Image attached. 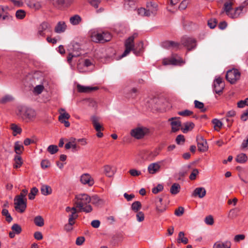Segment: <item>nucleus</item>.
Wrapping results in <instances>:
<instances>
[{
  "mask_svg": "<svg viewBox=\"0 0 248 248\" xmlns=\"http://www.w3.org/2000/svg\"><path fill=\"white\" fill-rule=\"evenodd\" d=\"M247 5H248V0H246L241 5L235 8L234 12L232 13L231 11L232 9V3L231 2H226L224 4L223 11L222 13L225 12L228 16L232 18H237L240 16L244 8Z\"/></svg>",
  "mask_w": 248,
  "mask_h": 248,
  "instance_id": "1",
  "label": "nucleus"
},
{
  "mask_svg": "<svg viewBox=\"0 0 248 248\" xmlns=\"http://www.w3.org/2000/svg\"><path fill=\"white\" fill-rule=\"evenodd\" d=\"M18 115L28 122L35 116L36 113L32 108L22 106L19 108Z\"/></svg>",
  "mask_w": 248,
  "mask_h": 248,
  "instance_id": "2",
  "label": "nucleus"
},
{
  "mask_svg": "<svg viewBox=\"0 0 248 248\" xmlns=\"http://www.w3.org/2000/svg\"><path fill=\"white\" fill-rule=\"evenodd\" d=\"M149 132V129L145 127H138L131 130L130 134L137 140L142 139Z\"/></svg>",
  "mask_w": 248,
  "mask_h": 248,
  "instance_id": "3",
  "label": "nucleus"
},
{
  "mask_svg": "<svg viewBox=\"0 0 248 248\" xmlns=\"http://www.w3.org/2000/svg\"><path fill=\"white\" fill-rule=\"evenodd\" d=\"M181 42L182 44L186 47L188 51L194 49L197 46L196 40L187 36H183L181 39Z\"/></svg>",
  "mask_w": 248,
  "mask_h": 248,
  "instance_id": "4",
  "label": "nucleus"
},
{
  "mask_svg": "<svg viewBox=\"0 0 248 248\" xmlns=\"http://www.w3.org/2000/svg\"><path fill=\"white\" fill-rule=\"evenodd\" d=\"M240 72L236 69H232L227 71L226 79L231 84H234L240 78Z\"/></svg>",
  "mask_w": 248,
  "mask_h": 248,
  "instance_id": "5",
  "label": "nucleus"
},
{
  "mask_svg": "<svg viewBox=\"0 0 248 248\" xmlns=\"http://www.w3.org/2000/svg\"><path fill=\"white\" fill-rule=\"evenodd\" d=\"M75 204L78 208L82 207L91 202L90 197L86 194H80L76 196Z\"/></svg>",
  "mask_w": 248,
  "mask_h": 248,
  "instance_id": "6",
  "label": "nucleus"
},
{
  "mask_svg": "<svg viewBox=\"0 0 248 248\" xmlns=\"http://www.w3.org/2000/svg\"><path fill=\"white\" fill-rule=\"evenodd\" d=\"M46 33H52V27L48 22H43L38 28L37 36L44 37L46 36Z\"/></svg>",
  "mask_w": 248,
  "mask_h": 248,
  "instance_id": "7",
  "label": "nucleus"
},
{
  "mask_svg": "<svg viewBox=\"0 0 248 248\" xmlns=\"http://www.w3.org/2000/svg\"><path fill=\"white\" fill-rule=\"evenodd\" d=\"M111 38V34L108 32H102V33H97L94 35L93 39L96 42L104 43L110 40Z\"/></svg>",
  "mask_w": 248,
  "mask_h": 248,
  "instance_id": "8",
  "label": "nucleus"
},
{
  "mask_svg": "<svg viewBox=\"0 0 248 248\" xmlns=\"http://www.w3.org/2000/svg\"><path fill=\"white\" fill-rule=\"evenodd\" d=\"M14 201L15 209L20 213H23L27 207V199H22L21 198L15 197Z\"/></svg>",
  "mask_w": 248,
  "mask_h": 248,
  "instance_id": "9",
  "label": "nucleus"
},
{
  "mask_svg": "<svg viewBox=\"0 0 248 248\" xmlns=\"http://www.w3.org/2000/svg\"><path fill=\"white\" fill-rule=\"evenodd\" d=\"M196 140L198 150L202 152L206 151L208 148L206 140L204 139L203 137L201 135L197 136Z\"/></svg>",
  "mask_w": 248,
  "mask_h": 248,
  "instance_id": "10",
  "label": "nucleus"
},
{
  "mask_svg": "<svg viewBox=\"0 0 248 248\" xmlns=\"http://www.w3.org/2000/svg\"><path fill=\"white\" fill-rule=\"evenodd\" d=\"M214 91L216 93L220 94L224 88L225 84L222 82V78H218L214 82Z\"/></svg>",
  "mask_w": 248,
  "mask_h": 248,
  "instance_id": "11",
  "label": "nucleus"
},
{
  "mask_svg": "<svg viewBox=\"0 0 248 248\" xmlns=\"http://www.w3.org/2000/svg\"><path fill=\"white\" fill-rule=\"evenodd\" d=\"M80 182L82 184H87L89 186H92L94 184L93 179L88 173H84L81 176Z\"/></svg>",
  "mask_w": 248,
  "mask_h": 248,
  "instance_id": "12",
  "label": "nucleus"
},
{
  "mask_svg": "<svg viewBox=\"0 0 248 248\" xmlns=\"http://www.w3.org/2000/svg\"><path fill=\"white\" fill-rule=\"evenodd\" d=\"M161 45L162 47L166 49H178L179 48L180 44L177 42H175L172 41H165L162 42Z\"/></svg>",
  "mask_w": 248,
  "mask_h": 248,
  "instance_id": "13",
  "label": "nucleus"
},
{
  "mask_svg": "<svg viewBox=\"0 0 248 248\" xmlns=\"http://www.w3.org/2000/svg\"><path fill=\"white\" fill-rule=\"evenodd\" d=\"M98 89V88L97 87L84 86L79 84L77 85V90L79 93H91Z\"/></svg>",
  "mask_w": 248,
  "mask_h": 248,
  "instance_id": "14",
  "label": "nucleus"
},
{
  "mask_svg": "<svg viewBox=\"0 0 248 248\" xmlns=\"http://www.w3.org/2000/svg\"><path fill=\"white\" fill-rule=\"evenodd\" d=\"M183 61L181 59H176L174 57H171L170 59H164L163 61V64L165 65H178L182 63Z\"/></svg>",
  "mask_w": 248,
  "mask_h": 248,
  "instance_id": "15",
  "label": "nucleus"
},
{
  "mask_svg": "<svg viewBox=\"0 0 248 248\" xmlns=\"http://www.w3.org/2000/svg\"><path fill=\"white\" fill-rule=\"evenodd\" d=\"M160 169V166L159 163H153L150 164L148 167V170L150 174H155L159 171Z\"/></svg>",
  "mask_w": 248,
  "mask_h": 248,
  "instance_id": "16",
  "label": "nucleus"
},
{
  "mask_svg": "<svg viewBox=\"0 0 248 248\" xmlns=\"http://www.w3.org/2000/svg\"><path fill=\"white\" fill-rule=\"evenodd\" d=\"M66 27L67 26L64 22L60 21L55 26L54 31L58 33L63 32L66 30Z\"/></svg>",
  "mask_w": 248,
  "mask_h": 248,
  "instance_id": "17",
  "label": "nucleus"
},
{
  "mask_svg": "<svg viewBox=\"0 0 248 248\" xmlns=\"http://www.w3.org/2000/svg\"><path fill=\"white\" fill-rule=\"evenodd\" d=\"M206 190L204 187H197L193 193V196H198L200 198L204 197L206 194Z\"/></svg>",
  "mask_w": 248,
  "mask_h": 248,
  "instance_id": "18",
  "label": "nucleus"
},
{
  "mask_svg": "<svg viewBox=\"0 0 248 248\" xmlns=\"http://www.w3.org/2000/svg\"><path fill=\"white\" fill-rule=\"evenodd\" d=\"M135 0H124V7L127 10H135L136 9Z\"/></svg>",
  "mask_w": 248,
  "mask_h": 248,
  "instance_id": "19",
  "label": "nucleus"
},
{
  "mask_svg": "<svg viewBox=\"0 0 248 248\" xmlns=\"http://www.w3.org/2000/svg\"><path fill=\"white\" fill-rule=\"evenodd\" d=\"M124 93L126 94V97L128 98H135L137 94L138 89L136 88H133L130 90L126 89H124Z\"/></svg>",
  "mask_w": 248,
  "mask_h": 248,
  "instance_id": "20",
  "label": "nucleus"
},
{
  "mask_svg": "<svg viewBox=\"0 0 248 248\" xmlns=\"http://www.w3.org/2000/svg\"><path fill=\"white\" fill-rule=\"evenodd\" d=\"M213 248H231V244L228 241L225 242L218 241L214 244Z\"/></svg>",
  "mask_w": 248,
  "mask_h": 248,
  "instance_id": "21",
  "label": "nucleus"
},
{
  "mask_svg": "<svg viewBox=\"0 0 248 248\" xmlns=\"http://www.w3.org/2000/svg\"><path fill=\"white\" fill-rule=\"evenodd\" d=\"M146 9L152 11L153 15H155L157 11V5L152 1L147 2L146 3Z\"/></svg>",
  "mask_w": 248,
  "mask_h": 248,
  "instance_id": "22",
  "label": "nucleus"
},
{
  "mask_svg": "<svg viewBox=\"0 0 248 248\" xmlns=\"http://www.w3.org/2000/svg\"><path fill=\"white\" fill-rule=\"evenodd\" d=\"M81 53L79 51H73L70 52L67 57V61L68 63L72 65V61L74 58H77L80 55Z\"/></svg>",
  "mask_w": 248,
  "mask_h": 248,
  "instance_id": "23",
  "label": "nucleus"
},
{
  "mask_svg": "<svg viewBox=\"0 0 248 248\" xmlns=\"http://www.w3.org/2000/svg\"><path fill=\"white\" fill-rule=\"evenodd\" d=\"M103 168L104 172L107 176L111 177L114 174L115 172L113 170H112V167L110 165H105Z\"/></svg>",
  "mask_w": 248,
  "mask_h": 248,
  "instance_id": "24",
  "label": "nucleus"
},
{
  "mask_svg": "<svg viewBox=\"0 0 248 248\" xmlns=\"http://www.w3.org/2000/svg\"><path fill=\"white\" fill-rule=\"evenodd\" d=\"M248 159V156L245 154L241 153L237 155L235 160L239 163L243 164L247 161Z\"/></svg>",
  "mask_w": 248,
  "mask_h": 248,
  "instance_id": "25",
  "label": "nucleus"
},
{
  "mask_svg": "<svg viewBox=\"0 0 248 248\" xmlns=\"http://www.w3.org/2000/svg\"><path fill=\"white\" fill-rule=\"evenodd\" d=\"M70 118V115L67 113L64 112L61 113L59 116V120L61 123H64V124H70V123L66 121V119H68Z\"/></svg>",
  "mask_w": 248,
  "mask_h": 248,
  "instance_id": "26",
  "label": "nucleus"
},
{
  "mask_svg": "<svg viewBox=\"0 0 248 248\" xmlns=\"http://www.w3.org/2000/svg\"><path fill=\"white\" fill-rule=\"evenodd\" d=\"M181 189L180 185L178 183H174L170 188V192L172 195L178 194Z\"/></svg>",
  "mask_w": 248,
  "mask_h": 248,
  "instance_id": "27",
  "label": "nucleus"
},
{
  "mask_svg": "<svg viewBox=\"0 0 248 248\" xmlns=\"http://www.w3.org/2000/svg\"><path fill=\"white\" fill-rule=\"evenodd\" d=\"M131 51H132L136 55H138L139 51L137 49H134V48H132L128 46L127 47H125V49L120 56V58H122L126 56L128 54H129Z\"/></svg>",
  "mask_w": 248,
  "mask_h": 248,
  "instance_id": "28",
  "label": "nucleus"
},
{
  "mask_svg": "<svg viewBox=\"0 0 248 248\" xmlns=\"http://www.w3.org/2000/svg\"><path fill=\"white\" fill-rule=\"evenodd\" d=\"M185 233L183 232H179L177 238V242L179 243H182L186 244L188 242V240L186 237H184Z\"/></svg>",
  "mask_w": 248,
  "mask_h": 248,
  "instance_id": "29",
  "label": "nucleus"
},
{
  "mask_svg": "<svg viewBox=\"0 0 248 248\" xmlns=\"http://www.w3.org/2000/svg\"><path fill=\"white\" fill-rule=\"evenodd\" d=\"M41 193L44 195H48L51 193L52 189L47 185H42L41 188Z\"/></svg>",
  "mask_w": 248,
  "mask_h": 248,
  "instance_id": "30",
  "label": "nucleus"
},
{
  "mask_svg": "<svg viewBox=\"0 0 248 248\" xmlns=\"http://www.w3.org/2000/svg\"><path fill=\"white\" fill-rule=\"evenodd\" d=\"M81 18L80 16L78 15H76L70 18V23L73 25H77L81 21Z\"/></svg>",
  "mask_w": 248,
  "mask_h": 248,
  "instance_id": "31",
  "label": "nucleus"
},
{
  "mask_svg": "<svg viewBox=\"0 0 248 248\" xmlns=\"http://www.w3.org/2000/svg\"><path fill=\"white\" fill-rule=\"evenodd\" d=\"M90 198L91 202L95 205H99L102 202V200L96 195L90 197Z\"/></svg>",
  "mask_w": 248,
  "mask_h": 248,
  "instance_id": "32",
  "label": "nucleus"
},
{
  "mask_svg": "<svg viewBox=\"0 0 248 248\" xmlns=\"http://www.w3.org/2000/svg\"><path fill=\"white\" fill-rule=\"evenodd\" d=\"M195 107L197 108L200 109L201 111L204 112L206 111V108H204V104L198 100H195L194 102Z\"/></svg>",
  "mask_w": 248,
  "mask_h": 248,
  "instance_id": "33",
  "label": "nucleus"
},
{
  "mask_svg": "<svg viewBox=\"0 0 248 248\" xmlns=\"http://www.w3.org/2000/svg\"><path fill=\"white\" fill-rule=\"evenodd\" d=\"M141 208V204L139 201L134 202L131 205V209L135 212H138Z\"/></svg>",
  "mask_w": 248,
  "mask_h": 248,
  "instance_id": "34",
  "label": "nucleus"
},
{
  "mask_svg": "<svg viewBox=\"0 0 248 248\" xmlns=\"http://www.w3.org/2000/svg\"><path fill=\"white\" fill-rule=\"evenodd\" d=\"M34 222L35 225L39 227H42L44 225V219L40 216L36 217L34 219Z\"/></svg>",
  "mask_w": 248,
  "mask_h": 248,
  "instance_id": "35",
  "label": "nucleus"
},
{
  "mask_svg": "<svg viewBox=\"0 0 248 248\" xmlns=\"http://www.w3.org/2000/svg\"><path fill=\"white\" fill-rule=\"evenodd\" d=\"M15 151L16 154L20 155L24 149V147L22 144L19 143V141H16L15 144Z\"/></svg>",
  "mask_w": 248,
  "mask_h": 248,
  "instance_id": "36",
  "label": "nucleus"
},
{
  "mask_svg": "<svg viewBox=\"0 0 248 248\" xmlns=\"http://www.w3.org/2000/svg\"><path fill=\"white\" fill-rule=\"evenodd\" d=\"M1 214H2V216L5 217L6 220L9 223L12 221L13 218L11 217V216L10 215V214H9V211L7 209H3L2 211Z\"/></svg>",
  "mask_w": 248,
  "mask_h": 248,
  "instance_id": "37",
  "label": "nucleus"
},
{
  "mask_svg": "<svg viewBox=\"0 0 248 248\" xmlns=\"http://www.w3.org/2000/svg\"><path fill=\"white\" fill-rule=\"evenodd\" d=\"M14 160L15 162V164L14 165V167L15 168H19L22 164V162L21 161V157L18 155H16L15 156Z\"/></svg>",
  "mask_w": 248,
  "mask_h": 248,
  "instance_id": "38",
  "label": "nucleus"
},
{
  "mask_svg": "<svg viewBox=\"0 0 248 248\" xmlns=\"http://www.w3.org/2000/svg\"><path fill=\"white\" fill-rule=\"evenodd\" d=\"M38 192V190L36 187H33L32 188L28 195L29 199L31 200H33L35 198V196Z\"/></svg>",
  "mask_w": 248,
  "mask_h": 248,
  "instance_id": "39",
  "label": "nucleus"
},
{
  "mask_svg": "<svg viewBox=\"0 0 248 248\" xmlns=\"http://www.w3.org/2000/svg\"><path fill=\"white\" fill-rule=\"evenodd\" d=\"M10 129L13 130L14 136H16L17 134H20L22 131L21 128L17 125H12Z\"/></svg>",
  "mask_w": 248,
  "mask_h": 248,
  "instance_id": "40",
  "label": "nucleus"
},
{
  "mask_svg": "<svg viewBox=\"0 0 248 248\" xmlns=\"http://www.w3.org/2000/svg\"><path fill=\"white\" fill-rule=\"evenodd\" d=\"M78 215L75 213V212H72V213L69 215L68 222L70 224H74V220L77 218Z\"/></svg>",
  "mask_w": 248,
  "mask_h": 248,
  "instance_id": "41",
  "label": "nucleus"
},
{
  "mask_svg": "<svg viewBox=\"0 0 248 248\" xmlns=\"http://www.w3.org/2000/svg\"><path fill=\"white\" fill-rule=\"evenodd\" d=\"M125 47H130L134 48L133 38H130L129 37L126 39L124 43Z\"/></svg>",
  "mask_w": 248,
  "mask_h": 248,
  "instance_id": "42",
  "label": "nucleus"
},
{
  "mask_svg": "<svg viewBox=\"0 0 248 248\" xmlns=\"http://www.w3.org/2000/svg\"><path fill=\"white\" fill-rule=\"evenodd\" d=\"M47 150L50 154L53 155L58 151V148L57 145H50L47 147Z\"/></svg>",
  "mask_w": 248,
  "mask_h": 248,
  "instance_id": "43",
  "label": "nucleus"
},
{
  "mask_svg": "<svg viewBox=\"0 0 248 248\" xmlns=\"http://www.w3.org/2000/svg\"><path fill=\"white\" fill-rule=\"evenodd\" d=\"M79 208L80 211H83L86 213H90L93 210V208L91 205L88 204L82 206V207H79Z\"/></svg>",
  "mask_w": 248,
  "mask_h": 248,
  "instance_id": "44",
  "label": "nucleus"
},
{
  "mask_svg": "<svg viewBox=\"0 0 248 248\" xmlns=\"http://www.w3.org/2000/svg\"><path fill=\"white\" fill-rule=\"evenodd\" d=\"M26 13L23 10H18L16 13V17L19 19H22L25 16Z\"/></svg>",
  "mask_w": 248,
  "mask_h": 248,
  "instance_id": "45",
  "label": "nucleus"
},
{
  "mask_svg": "<svg viewBox=\"0 0 248 248\" xmlns=\"http://www.w3.org/2000/svg\"><path fill=\"white\" fill-rule=\"evenodd\" d=\"M11 229L13 232H14L16 234H19L22 231L21 227L18 224H13V225L12 226Z\"/></svg>",
  "mask_w": 248,
  "mask_h": 248,
  "instance_id": "46",
  "label": "nucleus"
},
{
  "mask_svg": "<svg viewBox=\"0 0 248 248\" xmlns=\"http://www.w3.org/2000/svg\"><path fill=\"white\" fill-rule=\"evenodd\" d=\"M156 206V210L158 213H163L166 210V206L165 205H163L162 203H157L155 204Z\"/></svg>",
  "mask_w": 248,
  "mask_h": 248,
  "instance_id": "47",
  "label": "nucleus"
},
{
  "mask_svg": "<svg viewBox=\"0 0 248 248\" xmlns=\"http://www.w3.org/2000/svg\"><path fill=\"white\" fill-rule=\"evenodd\" d=\"M180 117H172L168 120L169 124H181Z\"/></svg>",
  "mask_w": 248,
  "mask_h": 248,
  "instance_id": "48",
  "label": "nucleus"
},
{
  "mask_svg": "<svg viewBox=\"0 0 248 248\" xmlns=\"http://www.w3.org/2000/svg\"><path fill=\"white\" fill-rule=\"evenodd\" d=\"M217 23V21L215 18H212L208 21V25L211 29H214Z\"/></svg>",
  "mask_w": 248,
  "mask_h": 248,
  "instance_id": "49",
  "label": "nucleus"
},
{
  "mask_svg": "<svg viewBox=\"0 0 248 248\" xmlns=\"http://www.w3.org/2000/svg\"><path fill=\"white\" fill-rule=\"evenodd\" d=\"M164 186L162 184H158L156 187L152 189V192L154 194H157L163 190Z\"/></svg>",
  "mask_w": 248,
  "mask_h": 248,
  "instance_id": "50",
  "label": "nucleus"
},
{
  "mask_svg": "<svg viewBox=\"0 0 248 248\" xmlns=\"http://www.w3.org/2000/svg\"><path fill=\"white\" fill-rule=\"evenodd\" d=\"M184 211V208L182 206H180L177 209H175L174 214L177 217H181L183 215Z\"/></svg>",
  "mask_w": 248,
  "mask_h": 248,
  "instance_id": "51",
  "label": "nucleus"
},
{
  "mask_svg": "<svg viewBox=\"0 0 248 248\" xmlns=\"http://www.w3.org/2000/svg\"><path fill=\"white\" fill-rule=\"evenodd\" d=\"M70 49L74 52L79 51V50L80 49V45L78 43L74 42L72 43V46L70 48Z\"/></svg>",
  "mask_w": 248,
  "mask_h": 248,
  "instance_id": "52",
  "label": "nucleus"
},
{
  "mask_svg": "<svg viewBox=\"0 0 248 248\" xmlns=\"http://www.w3.org/2000/svg\"><path fill=\"white\" fill-rule=\"evenodd\" d=\"M179 115L183 116H188L193 114V112L188 109H185L183 111L178 112Z\"/></svg>",
  "mask_w": 248,
  "mask_h": 248,
  "instance_id": "53",
  "label": "nucleus"
},
{
  "mask_svg": "<svg viewBox=\"0 0 248 248\" xmlns=\"http://www.w3.org/2000/svg\"><path fill=\"white\" fill-rule=\"evenodd\" d=\"M245 106H248V98H247L244 100H241L237 103L238 108H242Z\"/></svg>",
  "mask_w": 248,
  "mask_h": 248,
  "instance_id": "54",
  "label": "nucleus"
},
{
  "mask_svg": "<svg viewBox=\"0 0 248 248\" xmlns=\"http://www.w3.org/2000/svg\"><path fill=\"white\" fill-rule=\"evenodd\" d=\"M3 20H7L8 22H10L13 20L12 16H10L8 13H5L4 15H2L1 16H0Z\"/></svg>",
  "mask_w": 248,
  "mask_h": 248,
  "instance_id": "55",
  "label": "nucleus"
},
{
  "mask_svg": "<svg viewBox=\"0 0 248 248\" xmlns=\"http://www.w3.org/2000/svg\"><path fill=\"white\" fill-rule=\"evenodd\" d=\"M44 86L42 85H38L34 88V92L38 94H40L44 90Z\"/></svg>",
  "mask_w": 248,
  "mask_h": 248,
  "instance_id": "56",
  "label": "nucleus"
},
{
  "mask_svg": "<svg viewBox=\"0 0 248 248\" xmlns=\"http://www.w3.org/2000/svg\"><path fill=\"white\" fill-rule=\"evenodd\" d=\"M143 48V43L142 41H140L137 45V46L135 47L134 49H137L139 51L138 55L142 51Z\"/></svg>",
  "mask_w": 248,
  "mask_h": 248,
  "instance_id": "57",
  "label": "nucleus"
},
{
  "mask_svg": "<svg viewBox=\"0 0 248 248\" xmlns=\"http://www.w3.org/2000/svg\"><path fill=\"white\" fill-rule=\"evenodd\" d=\"M137 220L139 222H141L144 219V215L142 212H138L136 215Z\"/></svg>",
  "mask_w": 248,
  "mask_h": 248,
  "instance_id": "58",
  "label": "nucleus"
},
{
  "mask_svg": "<svg viewBox=\"0 0 248 248\" xmlns=\"http://www.w3.org/2000/svg\"><path fill=\"white\" fill-rule=\"evenodd\" d=\"M28 191L27 189H23L22 190L20 194L19 195L16 196V197L21 198L22 199H26L25 197L28 193Z\"/></svg>",
  "mask_w": 248,
  "mask_h": 248,
  "instance_id": "59",
  "label": "nucleus"
},
{
  "mask_svg": "<svg viewBox=\"0 0 248 248\" xmlns=\"http://www.w3.org/2000/svg\"><path fill=\"white\" fill-rule=\"evenodd\" d=\"M129 172L132 176H138L141 174V172L136 169H131L129 170Z\"/></svg>",
  "mask_w": 248,
  "mask_h": 248,
  "instance_id": "60",
  "label": "nucleus"
},
{
  "mask_svg": "<svg viewBox=\"0 0 248 248\" xmlns=\"http://www.w3.org/2000/svg\"><path fill=\"white\" fill-rule=\"evenodd\" d=\"M199 173V170L197 169H194L189 176V179L191 180H195L197 175Z\"/></svg>",
  "mask_w": 248,
  "mask_h": 248,
  "instance_id": "61",
  "label": "nucleus"
},
{
  "mask_svg": "<svg viewBox=\"0 0 248 248\" xmlns=\"http://www.w3.org/2000/svg\"><path fill=\"white\" fill-rule=\"evenodd\" d=\"M205 222L208 225H212L214 223V219L212 216H208L205 218Z\"/></svg>",
  "mask_w": 248,
  "mask_h": 248,
  "instance_id": "62",
  "label": "nucleus"
},
{
  "mask_svg": "<svg viewBox=\"0 0 248 248\" xmlns=\"http://www.w3.org/2000/svg\"><path fill=\"white\" fill-rule=\"evenodd\" d=\"M187 4H188L187 0H183L179 6V9L181 10L185 9L187 7Z\"/></svg>",
  "mask_w": 248,
  "mask_h": 248,
  "instance_id": "63",
  "label": "nucleus"
},
{
  "mask_svg": "<svg viewBox=\"0 0 248 248\" xmlns=\"http://www.w3.org/2000/svg\"><path fill=\"white\" fill-rule=\"evenodd\" d=\"M240 118L243 121H245L248 119V109H247L243 112Z\"/></svg>",
  "mask_w": 248,
  "mask_h": 248,
  "instance_id": "64",
  "label": "nucleus"
}]
</instances>
